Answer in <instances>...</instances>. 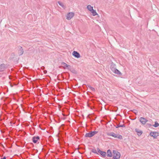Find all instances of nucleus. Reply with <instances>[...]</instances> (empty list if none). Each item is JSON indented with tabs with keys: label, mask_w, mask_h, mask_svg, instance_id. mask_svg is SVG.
<instances>
[{
	"label": "nucleus",
	"mask_w": 159,
	"mask_h": 159,
	"mask_svg": "<svg viewBox=\"0 0 159 159\" xmlns=\"http://www.w3.org/2000/svg\"><path fill=\"white\" fill-rule=\"evenodd\" d=\"M113 159H119L120 157V153L118 151L113 150Z\"/></svg>",
	"instance_id": "obj_1"
},
{
	"label": "nucleus",
	"mask_w": 159,
	"mask_h": 159,
	"mask_svg": "<svg viewBox=\"0 0 159 159\" xmlns=\"http://www.w3.org/2000/svg\"><path fill=\"white\" fill-rule=\"evenodd\" d=\"M108 135L112 136L114 138H117L119 139H122V137L121 135L117 134L112 132L108 133Z\"/></svg>",
	"instance_id": "obj_2"
},
{
	"label": "nucleus",
	"mask_w": 159,
	"mask_h": 159,
	"mask_svg": "<svg viewBox=\"0 0 159 159\" xmlns=\"http://www.w3.org/2000/svg\"><path fill=\"white\" fill-rule=\"evenodd\" d=\"M98 133V132L97 131H91L88 133H86L85 134L84 136L85 137L91 138L97 134Z\"/></svg>",
	"instance_id": "obj_3"
},
{
	"label": "nucleus",
	"mask_w": 159,
	"mask_h": 159,
	"mask_svg": "<svg viewBox=\"0 0 159 159\" xmlns=\"http://www.w3.org/2000/svg\"><path fill=\"white\" fill-rule=\"evenodd\" d=\"M61 65L64 69L67 68L70 70L71 69V66L70 65H68L64 62H62L61 63Z\"/></svg>",
	"instance_id": "obj_4"
},
{
	"label": "nucleus",
	"mask_w": 159,
	"mask_h": 159,
	"mask_svg": "<svg viewBox=\"0 0 159 159\" xmlns=\"http://www.w3.org/2000/svg\"><path fill=\"white\" fill-rule=\"evenodd\" d=\"M139 120L141 124L143 125H145L146 122L148 121V120L143 117H140Z\"/></svg>",
	"instance_id": "obj_5"
},
{
	"label": "nucleus",
	"mask_w": 159,
	"mask_h": 159,
	"mask_svg": "<svg viewBox=\"0 0 159 159\" xmlns=\"http://www.w3.org/2000/svg\"><path fill=\"white\" fill-rule=\"evenodd\" d=\"M74 14L73 12H69L67 14L66 16V19L68 20L71 19L74 16Z\"/></svg>",
	"instance_id": "obj_6"
},
{
	"label": "nucleus",
	"mask_w": 159,
	"mask_h": 159,
	"mask_svg": "<svg viewBox=\"0 0 159 159\" xmlns=\"http://www.w3.org/2000/svg\"><path fill=\"white\" fill-rule=\"evenodd\" d=\"M97 151L98 153L100 154L103 157H105L106 155V152L101 151L98 148H97Z\"/></svg>",
	"instance_id": "obj_7"
},
{
	"label": "nucleus",
	"mask_w": 159,
	"mask_h": 159,
	"mask_svg": "<svg viewBox=\"0 0 159 159\" xmlns=\"http://www.w3.org/2000/svg\"><path fill=\"white\" fill-rule=\"evenodd\" d=\"M150 135L152 137H153L154 138H156L158 136V133L156 132H151L150 133Z\"/></svg>",
	"instance_id": "obj_8"
},
{
	"label": "nucleus",
	"mask_w": 159,
	"mask_h": 159,
	"mask_svg": "<svg viewBox=\"0 0 159 159\" xmlns=\"http://www.w3.org/2000/svg\"><path fill=\"white\" fill-rule=\"evenodd\" d=\"M6 68V67L5 64H2L0 65V72L4 71Z\"/></svg>",
	"instance_id": "obj_9"
},
{
	"label": "nucleus",
	"mask_w": 159,
	"mask_h": 159,
	"mask_svg": "<svg viewBox=\"0 0 159 159\" xmlns=\"http://www.w3.org/2000/svg\"><path fill=\"white\" fill-rule=\"evenodd\" d=\"M72 54L75 57L77 58H79L80 57V53L76 51H74L73 52Z\"/></svg>",
	"instance_id": "obj_10"
},
{
	"label": "nucleus",
	"mask_w": 159,
	"mask_h": 159,
	"mask_svg": "<svg viewBox=\"0 0 159 159\" xmlns=\"http://www.w3.org/2000/svg\"><path fill=\"white\" fill-rule=\"evenodd\" d=\"M19 50L18 51V53L19 55H21L23 54L24 52L23 49L21 46H20L19 47Z\"/></svg>",
	"instance_id": "obj_11"
},
{
	"label": "nucleus",
	"mask_w": 159,
	"mask_h": 159,
	"mask_svg": "<svg viewBox=\"0 0 159 159\" xmlns=\"http://www.w3.org/2000/svg\"><path fill=\"white\" fill-rule=\"evenodd\" d=\"M39 139H40V138L39 136H37L36 137L34 136L32 138L33 142L34 143H36L37 142L38 140H39Z\"/></svg>",
	"instance_id": "obj_12"
},
{
	"label": "nucleus",
	"mask_w": 159,
	"mask_h": 159,
	"mask_svg": "<svg viewBox=\"0 0 159 159\" xmlns=\"http://www.w3.org/2000/svg\"><path fill=\"white\" fill-rule=\"evenodd\" d=\"M135 131L137 132V135L139 136H140L143 133L142 131L138 129H135Z\"/></svg>",
	"instance_id": "obj_13"
},
{
	"label": "nucleus",
	"mask_w": 159,
	"mask_h": 159,
	"mask_svg": "<svg viewBox=\"0 0 159 159\" xmlns=\"http://www.w3.org/2000/svg\"><path fill=\"white\" fill-rule=\"evenodd\" d=\"M113 156V154L111 152L110 150L108 149L107 151V156L109 157H112Z\"/></svg>",
	"instance_id": "obj_14"
},
{
	"label": "nucleus",
	"mask_w": 159,
	"mask_h": 159,
	"mask_svg": "<svg viewBox=\"0 0 159 159\" xmlns=\"http://www.w3.org/2000/svg\"><path fill=\"white\" fill-rule=\"evenodd\" d=\"M117 74V75H119L120 76H121L122 75L121 73L117 69H116V70H114V71L113 72Z\"/></svg>",
	"instance_id": "obj_15"
},
{
	"label": "nucleus",
	"mask_w": 159,
	"mask_h": 159,
	"mask_svg": "<svg viewBox=\"0 0 159 159\" xmlns=\"http://www.w3.org/2000/svg\"><path fill=\"white\" fill-rule=\"evenodd\" d=\"M87 9L89 10V11H92L93 9V7H92L90 5H88L87 7Z\"/></svg>",
	"instance_id": "obj_16"
},
{
	"label": "nucleus",
	"mask_w": 159,
	"mask_h": 159,
	"mask_svg": "<svg viewBox=\"0 0 159 159\" xmlns=\"http://www.w3.org/2000/svg\"><path fill=\"white\" fill-rule=\"evenodd\" d=\"M91 12L92 13V15L93 16H95L98 14L96 11L93 9L91 11Z\"/></svg>",
	"instance_id": "obj_17"
},
{
	"label": "nucleus",
	"mask_w": 159,
	"mask_h": 159,
	"mask_svg": "<svg viewBox=\"0 0 159 159\" xmlns=\"http://www.w3.org/2000/svg\"><path fill=\"white\" fill-rule=\"evenodd\" d=\"M58 3L59 4V5L61 6L62 7H63L64 8H65V6L64 5V4L62 2L60 1H58Z\"/></svg>",
	"instance_id": "obj_18"
},
{
	"label": "nucleus",
	"mask_w": 159,
	"mask_h": 159,
	"mask_svg": "<svg viewBox=\"0 0 159 159\" xmlns=\"http://www.w3.org/2000/svg\"><path fill=\"white\" fill-rule=\"evenodd\" d=\"M88 86L91 90L93 91H95V89L94 88H93V87H91L90 85H88Z\"/></svg>",
	"instance_id": "obj_19"
},
{
	"label": "nucleus",
	"mask_w": 159,
	"mask_h": 159,
	"mask_svg": "<svg viewBox=\"0 0 159 159\" xmlns=\"http://www.w3.org/2000/svg\"><path fill=\"white\" fill-rule=\"evenodd\" d=\"M91 152L95 154H98V153L97 152V150L93 148L92 149L91 151Z\"/></svg>",
	"instance_id": "obj_20"
},
{
	"label": "nucleus",
	"mask_w": 159,
	"mask_h": 159,
	"mask_svg": "<svg viewBox=\"0 0 159 159\" xmlns=\"http://www.w3.org/2000/svg\"><path fill=\"white\" fill-rule=\"evenodd\" d=\"M152 126L155 127H157L159 126V124L157 122H155L154 125H152Z\"/></svg>",
	"instance_id": "obj_21"
},
{
	"label": "nucleus",
	"mask_w": 159,
	"mask_h": 159,
	"mask_svg": "<svg viewBox=\"0 0 159 159\" xmlns=\"http://www.w3.org/2000/svg\"><path fill=\"white\" fill-rule=\"evenodd\" d=\"M125 125L124 124H123V125H117V126L116 127V128H118L120 127H125Z\"/></svg>",
	"instance_id": "obj_22"
},
{
	"label": "nucleus",
	"mask_w": 159,
	"mask_h": 159,
	"mask_svg": "<svg viewBox=\"0 0 159 159\" xmlns=\"http://www.w3.org/2000/svg\"><path fill=\"white\" fill-rule=\"evenodd\" d=\"M111 69V70L113 72L114 71V70H116V69L115 68H114L113 67H112V66H111L110 67Z\"/></svg>",
	"instance_id": "obj_23"
},
{
	"label": "nucleus",
	"mask_w": 159,
	"mask_h": 159,
	"mask_svg": "<svg viewBox=\"0 0 159 159\" xmlns=\"http://www.w3.org/2000/svg\"><path fill=\"white\" fill-rule=\"evenodd\" d=\"M133 111L135 114H136V113H137V110H133Z\"/></svg>",
	"instance_id": "obj_24"
},
{
	"label": "nucleus",
	"mask_w": 159,
	"mask_h": 159,
	"mask_svg": "<svg viewBox=\"0 0 159 159\" xmlns=\"http://www.w3.org/2000/svg\"><path fill=\"white\" fill-rule=\"evenodd\" d=\"M147 125H148L149 127L152 126V125L150 124H147Z\"/></svg>",
	"instance_id": "obj_25"
},
{
	"label": "nucleus",
	"mask_w": 159,
	"mask_h": 159,
	"mask_svg": "<svg viewBox=\"0 0 159 159\" xmlns=\"http://www.w3.org/2000/svg\"><path fill=\"white\" fill-rule=\"evenodd\" d=\"M45 67L43 66H42L41 67V69L42 70H43L44 69Z\"/></svg>",
	"instance_id": "obj_26"
},
{
	"label": "nucleus",
	"mask_w": 159,
	"mask_h": 159,
	"mask_svg": "<svg viewBox=\"0 0 159 159\" xmlns=\"http://www.w3.org/2000/svg\"><path fill=\"white\" fill-rule=\"evenodd\" d=\"M6 158L5 157H4L3 158H1V159H6Z\"/></svg>",
	"instance_id": "obj_27"
},
{
	"label": "nucleus",
	"mask_w": 159,
	"mask_h": 159,
	"mask_svg": "<svg viewBox=\"0 0 159 159\" xmlns=\"http://www.w3.org/2000/svg\"><path fill=\"white\" fill-rule=\"evenodd\" d=\"M47 72V71L46 70H44V74H46Z\"/></svg>",
	"instance_id": "obj_28"
}]
</instances>
